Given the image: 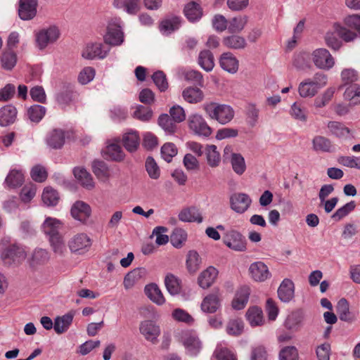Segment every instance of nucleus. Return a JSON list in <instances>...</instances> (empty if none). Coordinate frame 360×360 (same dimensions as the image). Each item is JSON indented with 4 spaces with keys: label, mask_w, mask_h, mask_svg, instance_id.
<instances>
[{
    "label": "nucleus",
    "mask_w": 360,
    "mask_h": 360,
    "mask_svg": "<svg viewBox=\"0 0 360 360\" xmlns=\"http://www.w3.org/2000/svg\"><path fill=\"white\" fill-rule=\"evenodd\" d=\"M202 108L211 120H215L221 124L229 123L235 115L232 107L226 104L210 102L205 103Z\"/></svg>",
    "instance_id": "obj_1"
},
{
    "label": "nucleus",
    "mask_w": 360,
    "mask_h": 360,
    "mask_svg": "<svg viewBox=\"0 0 360 360\" xmlns=\"http://www.w3.org/2000/svg\"><path fill=\"white\" fill-rule=\"evenodd\" d=\"M179 341L183 344L187 354L195 356L202 349V345L198 335L192 330H184L179 333Z\"/></svg>",
    "instance_id": "obj_2"
},
{
    "label": "nucleus",
    "mask_w": 360,
    "mask_h": 360,
    "mask_svg": "<svg viewBox=\"0 0 360 360\" xmlns=\"http://www.w3.org/2000/svg\"><path fill=\"white\" fill-rule=\"evenodd\" d=\"M188 124L189 129L195 134L202 137H209L212 132V128L208 125L202 115L195 113L188 117Z\"/></svg>",
    "instance_id": "obj_3"
},
{
    "label": "nucleus",
    "mask_w": 360,
    "mask_h": 360,
    "mask_svg": "<svg viewBox=\"0 0 360 360\" xmlns=\"http://www.w3.org/2000/svg\"><path fill=\"white\" fill-rule=\"evenodd\" d=\"M60 37V31L56 26L44 28L36 33V44L39 49H45L49 44L56 41Z\"/></svg>",
    "instance_id": "obj_4"
},
{
    "label": "nucleus",
    "mask_w": 360,
    "mask_h": 360,
    "mask_svg": "<svg viewBox=\"0 0 360 360\" xmlns=\"http://www.w3.org/2000/svg\"><path fill=\"white\" fill-rule=\"evenodd\" d=\"M314 65L321 70H329L335 65V59L326 49H316L311 54Z\"/></svg>",
    "instance_id": "obj_5"
},
{
    "label": "nucleus",
    "mask_w": 360,
    "mask_h": 360,
    "mask_svg": "<svg viewBox=\"0 0 360 360\" xmlns=\"http://www.w3.org/2000/svg\"><path fill=\"white\" fill-rule=\"evenodd\" d=\"M92 245L91 238L86 233H81L73 236L68 242L70 251L77 255L87 252Z\"/></svg>",
    "instance_id": "obj_6"
},
{
    "label": "nucleus",
    "mask_w": 360,
    "mask_h": 360,
    "mask_svg": "<svg viewBox=\"0 0 360 360\" xmlns=\"http://www.w3.org/2000/svg\"><path fill=\"white\" fill-rule=\"evenodd\" d=\"M0 257L5 264H17L24 260L26 257L25 250L15 245L6 247L0 252Z\"/></svg>",
    "instance_id": "obj_7"
},
{
    "label": "nucleus",
    "mask_w": 360,
    "mask_h": 360,
    "mask_svg": "<svg viewBox=\"0 0 360 360\" xmlns=\"http://www.w3.org/2000/svg\"><path fill=\"white\" fill-rule=\"evenodd\" d=\"M223 241L227 247L235 251L243 252L246 250V240L238 231H227L223 236Z\"/></svg>",
    "instance_id": "obj_8"
},
{
    "label": "nucleus",
    "mask_w": 360,
    "mask_h": 360,
    "mask_svg": "<svg viewBox=\"0 0 360 360\" xmlns=\"http://www.w3.org/2000/svg\"><path fill=\"white\" fill-rule=\"evenodd\" d=\"M104 41L106 44L118 46L124 41V34L122 30L120 20L111 21L107 27V32L104 35Z\"/></svg>",
    "instance_id": "obj_9"
},
{
    "label": "nucleus",
    "mask_w": 360,
    "mask_h": 360,
    "mask_svg": "<svg viewBox=\"0 0 360 360\" xmlns=\"http://www.w3.org/2000/svg\"><path fill=\"white\" fill-rule=\"evenodd\" d=\"M139 331L146 340L153 344L158 342L161 333L160 326L151 320L141 321L139 325Z\"/></svg>",
    "instance_id": "obj_10"
},
{
    "label": "nucleus",
    "mask_w": 360,
    "mask_h": 360,
    "mask_svg": "<svg viewBox=\"0 0 360 360\" xmlns=\"http://www.w3.org/2000/svg\"><path fill=\"white\" fill-rule=\"evenodd\" d=\"M110 51L109 49H105L101 43L91 42L86 45L82 51V56L87 60H94L96 58H105Z\"/></svg>",
    "instance_id": "obj_11"
},
{
    "label": "nucleus",
    "mask_w": 360,
    "mask_h": 360,
    "mask_svg": "<svg viewBox=\"0 0 360 360\" xmlns=\"http://www.w3.org/2000/svg\"><path fill=\"white\" fill-rule=\"evenodd\" d=\"M252 203L250 197L244 193H235L230 196L231 208L238 214L246 212Z\"/></svg>",
    "instance_id": "obj_12"
},
{
    "label": "nucleus",
    "mask_w": 360,
    "mask_h": 360,
    "mask_svg": "<svg viewBox=\"0 0 360 360\" xmlns=\"http://www.w3.org/2000/svg\"><path fill=\"white\" fill-rule=\"evenodd\" d=\"M37 0H20L18 15L23 20H30L37 14Z\"/></svg>",
    "instance_id": "obj_13"
},
{
    "label": "nucleus",
    "mask_w": 360,
    "mask_h": 360,
    "mask_svg": "<svg viewBox=\"0 0 360 360\" xmlns=\"http://www.w3.org/2000/svg\"><path fill=\"white\" fill-rule=\"evenodd\" d=\"M65 140V131L60 129H54L49 131L46 136V143L52 149H60Z\"/></svg>",
    "instance_id": "obj_14"
},
{
    "label": "nucleus",
    "mask_w": 360,
    "mask_h": 360,
    "mask_svg": "<svg viewBox=\"0 0 360 360\" xmlns=\"http://www.w3.org/2000/svg\"><path fill=\"white\" fill-rule=\"evenodd\" d=\"M72 217L79 221L84 222L90 217L91 207L84 201H76L71 207Z\"/></svg>",
    "instance_id": "obj_15"
},
{
    "label": "nucleus",
    "mask_w": 360,
    "mask_h": 360,
    "mask_svg": "<svg viewBox=\"0 0 360 360\" xmlns=\"http://www.w3.org/2000/svg\"><path fill=\"white\" fill-rule=\"evenodd\" d=\"M249 271L252 279L259 282L264 281L271 276L267 266L262 262L251 264Z\"/></svg>",
    "instance_id": "obj_16"
},
{
    "label": "nucleus",
    "mask_w": 360,
    "mask_h": 360,
    "mask_svg": "<svg viewBox=\"0 0 360 360\" xmlns=\"http://www.w3.org/2000/svg\"><path fill=\"white\" fill-rule=\"evenodd\" d=\"M221 68L231 74H235L238 70L239 61L231 52L224 53L219 58Z\"/></svg>",
    "instance_id": "obj_17"
},
{
    "label": "nucleus",
    "mask_w": 360,
    "mask_h": 360,
    "mask_svg": "<svg viewBox=\"0 0 360 360\" xmlns=\"http://www.w3.org/2000/svg\"><path fill=\"white\" fill-rule=\"evenodd\" d=\"M122 142L125 149L133 153L136 151L140 144V137L137 131L129 129L122 135Z\"/></svg>",
    "instance_id": "obj_18"
},
{
    "label": "nucleus",
    "mask_w": 360,
    "mask_h": 360,
    "mask_svg": "<svg viewBox=\"0 0 360 360\" xmlns=\"http://www.w3.org/2000/svg\"><path fill=\"white\" fill-rule=\"evenodd\" d=\"M63 226L61 221L56 218L48 217L41 225V229L48 238L60 234V230Z\"/></svg>",
    "instance_id": "obj_19"
},
{
    "label": "nucleus",
    "mask_w": 360,
    "mask_h": 360,
    "mask_svg": "<svg viewBox=\"0 0 360 360\" xmlns=\"http://www.w3.org/2000/svg\"><path fill=\"white\" fill-rule=\"evenodd\" d=\"M18 111L13 105H6L0 108V126L6 127L13 124L17 119Z\"/></svg>",
    "instance_id": "obj_20"
},
{
    "label": "nucleus",
    "mask_w": 360,
    "mask_h": 360,
    "mask_svg": "<svg viewBox=\"0 0 360 360\" xmlns=\"http://www.w3.org/2000/svg\"><path fill=\"white\" fill-rule=\"evenodd\" d=\"M179 219L183 222L202 223L203 218L200 210L194 206L182 209L178 215Z\"/></svg>",
    "instance_id": "obj_21"
},
{
    "label": "nucleus",
    "mask_w": 360,
    "mask_h": 360,
    "mask_svg": "<svg viewBox=\"0 0 360 360\" xmlns=\"http://www.w3.org/2000/svg\"><path fill=\"white\" fill-rule=\"evenodd\" d=\"M295 285L293 282L288 279L285 278L281 283L278 289V296L283 302L288 303L290 302L294 297Z\"/></svg>",
    "instance_id": "obj_22"
},
{
    "label": "nucleus",
    "mask_w": 360,
    "mask_h": 360,
    "mask_svg": "<svg viewBox=\"0 0 360 360\" xmlns=\"http://www.w3.org/2000/svg\"><path fill=\"white\" fill-rule=\"evenodd\" d=\"M217 275L218 271L216 268L212 266L207 267L198 278L199 285L203 289L210 288L214 283Z\"/></svg>",
    "instance_id": "obj_23"
},
{
    "label": "nucleus",
    "mask_w": 360,
    "mask_h": 360,
    "mask_svg": "<svg viewBox=\"0 0 360 360\" xmlns=\"http://www.w3.org/2000/svg\"><path fill=\"white\" fill-rule=\"evenodd\" d=\"M337 313L341 321L347 323H352L356 321V316L350 311L348 301L345 299H340L337 304Z\"/></svg>",
    "instance_id": "obj_24"
},
{
    "label": "nucleus",
    "mask_w": 360,
    "mask_h": 360,
    "mask_svg": "<svg viewBox=\"0 0 360 360\" xmlns=\"http://www.w3.org/2000/svg\"><path fill=\"white\" fill-rule=\"evenodd\" d=\"M74 315V312L70 311L54 319L53 328L57 334H62L68 330L72 323Z\"/></svg>",
    "instance_id": "obj_25"
},
{
    "label": "nucleus",
    "mask_w": 360,
    "mask_h": 360,
    "mask_svg": "<svg viewBox=\"0 0 360 360\" xmlns=\"http://www.w3.org/2000/svg\"><path fill=\"white\" fill-rule=\"evenodd\" d=\"M304 315L301 311H293L288 315L284 326L286 329L292 331H297L302 326Z\"/></svg>",
    "instance_id": "obj_26"
},
{
    "label": "nucleus",
    "mask_w": 360,
    "mask_h": 360,
    "mask_svg": "<svg viewBox=\"0 0 360 360\" xmlns=\"http://www.w3.org/2000/svg\"><path fill=\"white\" fill-rule=\"evenodd\" d=\"M182 97L187 103L196 104L203 101L205 95L200 89L189 86L184 89Z\"/></svg>",
    "instance_id": "obj_27"
},
{
    "label": "nucleus",
    "mask_w": 360,
    "mask_h": 360,
    "mask_svg": "<svg viewBox=\"0 0 360 360\" xmlns=\"http://www.w3.org/2000/svg\"><path fill=\"white\" fill-rule=\"evenodd\" d=\"M327 127L330 134L338 139H347L350 136V129L342 122L330 121Z\"/></svg>",
    "instance_id": "obj_28"
},
{
    "label": "nucleus",
    "mask_w": 360,
    "mask_h": 360,
    "mask_svg": "<svg viewBox=\"0 0 360 360\" xmlns=\"http://www.w3.org/2000/svg\"><path fill=\"white\" fill-rule=\"evenodd\" d=\"M201 310L207 314L215 313L220 307V302L217 294H210L207 295L202 300Z\"/></svg>",
    "instance_id": "obj_29"
},
{
    "label": "nucleus",
    "mask_w": 360,
    "mask_h": 360,
    "mask_svg": "<svg viewBox=\"0 0 360 360\" xmlns=\"http://www.w3.org/2000/svg\"><path fill=\"white\" fill-rule=\"evenodd\" d=\"M181 18L178 16H170L163 20L160 25V32L168 35L181 27Z\"/></svg>",
    "instance_id": "obj_30"
},
{
    "label": "nucleus",
    "mask_w": 360,
    "mask_h": 360,
    "mask_svg": "<svg viewBox=\"0 0 360 360\" xmlns=\"http://www.w3.org/2000/svg\"><path fill=\"white\" fill-rule=\"evenodd\" d=\"M202 259L195 250H190L186 255V266L191 274H195L200 268Z\"/></svg>",
    "instance_id": "obj_31"
},
{
    "label": "nucleus",
    "mask_w": 360,
    "mask_h": 360,
    "mask_svg": "<svg viewBox=\"0 0 360 360\" xmlns=\"http://www.w3.org/2000/svg\"><path fill=\"white\" fill-rule=\"evenodd\" d=\"M316 84L310 78L306 79L298 86V92L301 97L308 98L314 96L319 91Z\"/></svg>",
    "instance_id": "obj_32"
},
{
    "label": "nucleus",
    "mask_w": 360,
    "mask_h": 360,
    "mask_svg": "<svg viewBox=\"0 0 360 360\" xmlns=\"http://www.w3.org/2000/svg\"><path fill=\"white\" fill-rule=\"evenodd\" d=\"M145 293L151 301L158 305H162L165 302L162 291L155 283L147 285L145 287Z\"/></svg>",
    "instance_id": "obj_33"
},
{
    "label": "nucleus",
    "mask_w": 360,
    "mask_h": 360,
    "mask_svg": "<svg viewBox=\"0 0 360 360\" xmlns=\"http://www.w3.org/2000/svg\"><path fill=\"white\" fill-rule=\"evenodd\" d=\"M73 173L82 186L87 189H91L94 186L91 175L85 169L76 167L74 169Z\"/></svg>",
    "instance_id": "obj_34"
},
{
    "label": "nucleus",
    "mask_w": 360,
    "mask_h": 360,
    "mask_svg": "<svg viewBox=\"0 0 360 360\" xmlns=\"http://www.w3.org/2000/svg\"><path fill=\"white\" fill-rule=\"evenodd\" d=\"M198 62L199 65L206 72H210L214 67V60L212 53L209 50L200 52Z\"/></svg>",
    "instance_id": "obj_35"
},
{
    "label": "nucleus",
    "mask_w": 360,
    "mask_h": 360,
    "mask_svg": "<svg viewBox=\"0 0 360 360\" xmlns=\"http://www.w3.org/2000/svg\"><path fill=\"white\" fill-rule=\"evenodd\" d=\"M250 295V290L248 287L241 288L236 294L232 302L233 309L240 310L243 309L248 303Z\"/></svg>",
    "instance_id": "obj_36"
},
{
    "label": "nucleus",
    "mask_w": 360,
    "mask_h": 360,
    "mask_svg": "<svg viewBox=\"0 0 360 360\" xmlns=\"http://www.w3.org/2000/svg\"><path fill=\"white\" fill-rule=\"evenodd\" d=\"M207 162L211 167H217L221 162V155L215 145H207L205 149Z\"/></svg>",
    "instance_id": "obj_37"
},
{
    "label": "nucleus",
    "mask_w": 360,
    "mask_h": 360,
    "mask_svg": "<svg viewBox=\"0 0 360 360\" xmlns=\"http://www.w3.org/2000/svg\"><path fill=\"white\" fill-rule=\"evenodd\" d=\"M184 11L187 19L192 22L199 20L202 15L200 5L195 2L186 4Z\"/></svg>",
    "instance_id": "obj_38"
},
{
    "label": "nucleus",
    "mask_w": 360,
    "mask_h": 360,
    "mask_svg": "<svg viewBox=\"0 0 360 360\" xmlns=\"http://www.w3.org/2000/svg\"><path fill=\"white\" fill-rule=\"evenodd\" d=\"M248 23L246 15H238L231 18L228 23V31L230 33H240Z\"/></svg>",
    "instance_id": "obj_39"
},
{
    "label": "nucleus",
    "mask_w": 360,
    "mask_h": 360,
    "mask_svg": "<svg viewBox=\"0 0 360 360\" xmlns=\"http://www.w3.org/2000/svg\"><path fill=\"white\" fill-rule=\"evenodd\" d=\"M223 44L225 46L231 49H243L247 45L245 38L237 34L224 37Z\"/></svg>",
    "instance_id": "obj_40"
},
{
    "label": "nucleus",
    "mask_w": 360,
    "mask_h": 360,
    "mask_svg": "<svg viewBox=\"0 0 360 360\" xmlns=\"http://www.w3.org/2000/svg\"><path fill=\"white\" fill-rule=\"evenodd\" d=\"M165 285L171 295H178L181 291L180 280L172 274H168L165 278Z\"/></svg>",
    "instance_id": "obj_41"
},
{
    "label": "nucleus",
    "mask_w": 360,
    "mask_h": 360,
    "mask_svg": "<svg viewBox=\"0 0 360 360\" xmlns=\"http://www.w3.org/2000/svg\"><path fill=\"white\" fill-rule=\"evenodd\" d=\"M246 317L252 326H260L264 322L262 311L257 307H250L246 313Z\"/></svg>",
    "instance_id": "obj_42"
},
{
    "label": "nucleus",
    "mask_w": 360,
    "mask_h": 360,
    "mask_svg": "<svg viewBox=\"0 0 360 360\" xmlns=\"http://www.w3.org/2000/svg\"><path fill=\"white\" fill-rule=\"evenodd\" d=\"M293 65L300 70L309 69L311 66L310 55L307 52H300L296 54L293 59Z\"/></svg>",
    "instance_id": "obj_43"
},
{
    "label": "nucleus",
    "mask_w": 360,
    "mask_h": 360,
    "mask_svg": "<svg viewBox=\"0 0 360 360\" xmlns=\"http://www.w3.org/2000/svg\"><path fill=\"white\" fill-rule=\"evenodd\" d=\"M313 149L316 151L329 153L332 151L333 146L331 141L321 136H316L312 141Z\"/></svg>",
    "instance_id": "obj_44"
},
{
    "label": "nucleus",
    "mask_w": 360,
    "mask_h": 360,
    "mask_svg": "<svg viewBox=\"0 0 360 360\" xmlns=\"http://www.w3.org/2000/svg\"><path fill=\"white\" fill-rule=\"evenodd\" d=\"M0 60L4 70H11L17 63V56L13 50L8 49L2 53Z\"/></svg>",
    "instance_id": "obj_45"
},
{
    "label": "nucleus",
    "mask_w": 360,
    "mask_h": 360,
    "mask_svg": "<svg viewBox=\"0 0 360 360\" xmlns=\"http://www.w3.org/2000/svg\"><path fill=\"white\" fill-rule=\"evenodd\" d=\"M340 76L342 85L345 86L356 84L355 82H357L359 78L357 71L353 68L343 69Z\"/></svg>",
    "instance_id": "obj_46"
},
{
    "label": "nucleus",
    "mask_w": 360,
    "mask_h": 360,
    "mask_svg": "<svg viewBox=\"0 0 360 360\" xmlns=\"http://www.w3.org/2000/svg\"><path fill=\"white\" fill-rule=\"evenodd\" d=\"M344 97L349 101L352 105L360 104V86L354 84L347 86L344 93Z\"/></svg>",
    "instance_id": "obj_47"
},
{
    "label": "nucleus",
    "mask_w": 360,
    "mask_h": 360,
    "mask_svg": "<svg viewBox=\"0 0 360 360\" xmlns=\"http://www.w3.org/2000/svg\"><path fill=\"white\" fill-rule=\"evenodd\" d=\"M145 273L144 269L137 268L128 273L124 278V286L126 289H129L134 286L135 283L142 277Z\"/></svg>",
    "instance_id": "obj_48"
},
{
    "label": "nucleus",
    "mask_w": 360,
    "mask_h": 360,
    "mask_svg": "<svg viewBox=\"0 0 360 360\" xmlns=\"http://www.w3.org/2000/svg\"><path fill=\"white\" fill-rule=\"evenodd\" d=\"M24 181V174L20 170H11L6 179V184L10 188L20 186Z\"/></svg>",
    "instance_id": "obj_49"
},
{
    "label": "nucleus",
    "mask_w": 360,
    "mask_h": 360,
    "mask_svg": "<svg viewBox=\"0 0 360 360\" xmlns=\"http://www.w3.org/2000/svg\"><path fill=\"white\" fill-rule=\"evenodd\" d=\"M105 153L110 159L115 161H122L124 158V153L121 147L116 143L108 145L105 150Z\"/></svg>",
    "instance_id": "obj_50"
},
{
    "label": "nucleus",
    "mask_w": 360,
    "mask_h": 360,
    "mask_svg": "<svg viewBox=\"0 0 360 360\" xmlns=\"http://www.w3.org/2000/svg\"><path fill=\"white\" fill-rule=\"evenodd\" d=\"M41 199L47 206H55L58 202L59 196L56 190L51 187H46L44 189Z\"/></svg>",
    "instance_id": "obj_51"
},
{
    "label": "nucleus",
    "mask_w": 360,
    "mask_h": 360,
    "mask_svg": "<svg viewBox=\"0 0 360 360\" xmlns=\"http://www.w3.org/2000/svg\"><path fill=\"white\" fill-rule=\"evenodd\" d=\"M232 169L238 175L243 174L246 169V165L244 158L241 154H233L230 160Z\"/></svg>",
    "instance_id": "obj_52"
},
{
    "label": "nucleus",
    "mask_w": 360,
    "mask_h": 360,
    "mask_svg": "<svg viewBox=\"0 0 360 360\" xmlns=\"http://www.w3.org/2000/svg\"><path fill=\"white\" fill-rule=\"evenodd\" d=\"M50 245L56 255H63L66 251V246L63 236L60 234L49 238Z\"/></svg>",
    "instance_id": "obj_53"
},
{
    "label": "nucleus",
    "mask_w": 360,
    "mask_h": 360,
    "mask_svg": "<svg viewBox=\"0 0 360 360\" xmlns=\"http://www.w3.org/2000/svg\"><path fill=\"white\" fill-rule=\"evenodd\" d=\"M159 125L168 134H172L175 131L176 124L175 122L167 114H162L158 119Z\"/></svg>",
    "instance_id": "obj_54"
},
{
    "label": "nucleus",
    "mask_w": 360,
    "mask_h": 360,
    "mask_svg": "<svg viewBox=\"0 0 360 360\" xmlns=\"http://www.w3.org/2000/svg\"><path fill=\"white\" fill-rule=\"evenodd\" d=\"M92 169L94 173L98 179H105L109 176L108 167L103 161L94 160L92 163Z\"/></svg>",
    "instance_id": "obj_55"
},
{
    "label": "nucleus",
    "mask_w": 360,
    "mask_h": 360,
    "mask_svg": "<svg viewBox=\"0 0 360 360\" xmlns=\"http://www.w3.org/2000/svg\"><path fill=\"white\" fill-rule=\"evenodd\" d=\"M46 108L40 105H34L27 110L29 119L34 122H39L45 115Z\"/></svg>",
    "instance_id": "obj_56"
},
{
    "label": "nucleus",
    "mask_w": 360,
    "mask_h": 360,
    "mask_svg": "<svg viewBox=\"0 0 360 360\" xmlns=\"http://www.w3.org/2000/svg\"><path fill=\"white\" fill-rule=\"evenodd\" d=\"M226 333L230 335L237 336L243 330V322L240 319L230 320L226 326Z\"/></svg>",
    "instance_id": "obj_57"
},
{
    "label": "nucleus",
    "mask_w": 360,
    "mask_h": 360,
    "mask_svg": "<svg viewBox=\"0 0 360 360\" xmlns=\"http://www.w3.org/2000/svg\"><path fill=\"white\" fill-rule=\"evenodd\" d=\"M290 114L295 120L302 122L307 120L306 109L300 103L295 102L291 105Z\"/></svg>",
    "instance_id": "obj_58"
},
{
    "label": "nucleus",
    "mask_w": 360,
    "mask_h": 360,
    "mask_svg": "<svg viewBox=\"0 0 360 360\" xmlns=\"http://www.w3.org/2000/svg\"><path fill=\"white\" fill-rule=\"evenodd\" d=\"M338 162L345 167L360 169V156H340L337 159Z\"/></svg>",
    "instance_id": "obj_59"
},
{
    "label": "nucleus",
    "mask_w": 360,
    "mask_h": 360,
    "mask_svg": "<svg viewBox=\"0 0 360 360\" xmlns=\"http://www.w3.org/2000/svg\"><path fill=\"white\" fill-rule=\"evenodd\" d=\"M335 91V88L333 87L327 89L322 95L316 98L314 106L317 108H321L327 105L333 97Z\"/></svg>",
    "instance_id": "obj_60"
},
{
    "label": "nucleus",
    "mask_w": 360,
    "mask_h": 360,
    "mask_svg": "<svg viewBox=\"0 0 360 360\" xmlns=\"http://www.w3.org/2000/svg\"><path fill=\"white\" fill-rule=\"evenodd\" d=\"M278 357L279 360H298V351L294 346L285 347L280 351Z\"/></svg>",
    "instance_id": "obj_61"
},
{
    "label": "nucleus",
    "mask_w": 360,
    "mask_h": 360,
    "mask_svg": "<svg viewBox=\"0 0 360 360\" xmlns=\"http://www.w3.org/2000/svg\"><path fill=\"white\" fill-rule=\"evenodd\" d=\"M356 204L354 201H350L346 203L342 207L338 209L332 215V218L335 221H339L343 217H346L349 213L354 210Z\"/></svg>",
    "instance_id": "obj_62"
},
{
    "label": "nucleus",
    "mask_w": 360,
    "mask_h": 360,
    "mask_svg": "<svg viewBox=\"0 0 360 360\" xmlns=\"http://www.w3.org/2000/svg\"><path fill=\"white\" fill-rule=\"evenodd\" d=\"M152 79L160 91H165L167 89L168 82L166 75L162 71L158 70L154 72Z\"/></svg>",
    "instance_id": "obj_63"
},
{
    "label": "nucleus",
    "mask_w": 360,
    "mask_h": 360,
    "mask_svg": "<svg viewBox=\"0 0 360 360\" xmlns=\"http://www.w3.org/2000/svg\"><path fill=\"white\" fill-rule=\"evenodd\" d=\"M177 154V148L172 143H165L161 148V155L167 162H170L173 157Z\"/></svg>",
    "instance_id": "obj_64"
}]
</instances>
